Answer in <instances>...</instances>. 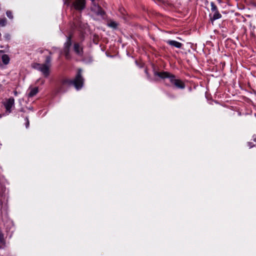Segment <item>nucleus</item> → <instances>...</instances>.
Segmentation results:
<instances>
[{"label":"nucleus","instance_id":"nucleus-4","mask_svg":"<svg viewBox=\"0 0 256 256\" xmlns=\"http://www.w3.org/2000/svg\"><path fill=\"white\" fill-rule=\"evenodd\" d=\"M71 45V37L69 36L67 38L66 42L64 44V47L63 49L65 57L68 60L70 58V49Z\"/></svg>","mask_w":256,"mask_h":256},{"label":"nucleus","instance_id":"nucleus-13","mask_svg":"<svg viewBox=\"0 0 256 256\" xmlns=\"http://www.w3.org/2000/svg\"><path fill=\"white\" fill-rule=\"evenodd\" d=\"M2 61L4 64H8L9 61H10V58L7 54H4L2 56Z\"/></svg>","mask_w":256,"mask_h":256},{"label":"nucleus","instance_id":"nucleus-2","mask_svg":"<svg viewBox=\"0 0 256 256\" xmlns=\"http://www.w3.org/2000/svg\"><path fill=\"white\" fill-rule=\"evenodd\" d=\"M51 59L50 56H47L44 64L34 63L32 64V66L34 68L41 72L45 77H47L50 74V68L51 66Z\"/></svg>","mask_w":256,"mask_h":256},{"label":"nucleus","instance_id":"nucleus-16","mask_svg":"<svg viewBox=\"0 0 256 256\" xmlns=\"http://www.w3.org/2000/svg\"><path fill=\"white\" fill-rule=\"evenodd\" d=\"M6 14L9 18H10V19L13 18V15H12V11H10V10L6 11Z\"/></svg>","mask_w":256,"mask_h":256},{"label":"nucleus","instance_id":"nucleus-15","mask_svg":"<svg viewBox=\"0 0 256 256\" xmlns=\"http://www.w3.org/2000/svg\"><path fill=\"white\" fill-rule=\"evenodd\" d=\"M210 5H211V10L212 12H214L215 11L218 10L216 6L214 4L213 2H212L210 3Z\"/></svg>","mask_w":256,"mask_h":256},{"label":"nucleus","instance_id":"nucleus-19","mask_svg":"<svg viewBox=\"0 0 256 256\" xmlns=\"http://www.w3.org/2000/svg\"><path fill=\"white\" fill-rule=\"evenodd\" d=\"M16 94H17V92H14V94H15V95H16Z\"/></svg>","mask_w":256,"mask_h":256},{"label":"nucleus","instance_id":"nucleus-18","mask_svg":"<svg viewBox=\"0 0 256 256\" xmlns=\"http://www.w3.org/2000/svg\"><path fill=\"white\" fill-rule=\"evenodd\" d=\"M2 202L1 200H0V206H2Z\"/></svg>","mask_w":256,"mask_h":256},{"label":"nucleus","instance_id":"nucleus-10","mask_svg":"<svg viewBox=\"0 0 256 256\" xmlns=\"http://www.w3.org/2000/svg\"><path fill=\"white\" fill-rule=\"evenodd\" d=\"M30 92L28 94V97H32L35 96L38 92V88H30Z\"/></svg>","mask_w":256,"mask_h":256},{"label":"nucleus","instance_id":"nucleus-6","mask_svg":"<svg viewBox=\"0 0 256 256\" xmlns=\"http://www.w3.org/2000/svg\"><path fill=\"white\" fill-rule=\"evenodd\" d=\"M14 99L13 98H10L6 100L4 103L5 108L8 112H11V108L14 106Z\"/></svg>","mask_w":256,"mask_h":256},{"label":"nucleus","instance_id":"nucleus-3","mask_svg":"<svg viewBox=\"0 0 256 256\" xmlns=\"http://www.w3.org/2000/svg\"><path fill=\"white\" fill-rule=\"evenodd\" d=\"M82 70H78V72L74 80H67L66 82L68 84H72L74 85L76 88L78 90L80 89L84 84V78H82L81 74Z\"/></svg>","mask_w":256,"mask_h":256},{"label":"nucleus","instance_id":"nucleus-7","mask_svg":"<svg viewBox=\"0 0 256 256\" xmlns=\"http://www.w3.org/2000/svg\"><path fill=\"white\" fill-rule=\"evenodd\" d=\"M93 6L91 8V10L96 12L97 14H104V12L102 10L100 7L96 5V3L94 2H92Z\"/></svg>","mask_w":256,"mask_h":256},{"label":"nucleus","instance_id":"nucleus-1","mask_svg":"<svg viewBox=\"0 0 256 256\" xmlns=\"http://www.w3.org/2000/svg\"><path fill=\"white\" fill-rule=\"evenodd\" d=\"M156 74L162 78H168L172 84L178 88L184 89L185 88V84L180 79H176L174 75L170 72H157Z\"/></svg>","mask_w":256,"mask_h":256},{"label":"nucleus","instance_id":"nucleus-9","mask_svg":"<svg viewBox=\"0 0 256 256\" xmlns=\"http://www.w3.org/2000/svg\"><path fill=\"white\" fill-rule=\"evenodd\" d=\"M166 42L168 44H170L172 46H174L176 48H180L182 45V43L176 41H175V40H169L166 41Z\"/></svg>","mask_w":256,"mask_h":256},{"label":"nucleus","instance_id":"nucleus-8","mask_svg":"<svg viewBox=\"0 0 256 256\" xmlns=\"http://www.w3.org/2000/svg\"><path fill=\"white\" fill-rule=\"evenodd\" d=\"M74 50L75 52L78 56H82L83 54L82 47L78 43H75L74 45Z\"/></svg>","mask_w":256,"mask_h":256},{"label":"nucleus","instance_id":"nucleus-17","mask_svg":"<svg viewBox=\"0 0 256 256\" xmlns=\"http://www.w3.org/2000/svg\"><path fill=\"white\" fill-rule=\"evenodd\" d=\"M26 128H28V126H29V124H30V122H29V120H28V118H26Z\"/></svg>","mask_w":256,"mask_h":256},{"label":"nucleus","instance_id":"nucleus-11","mask_svg":"<svg viewBox=\"0 0 256 256\" xmlns=\"http://www.w3.org/2000/svg\"><path fill=\"white\" fill-rule=\"evenodd\" d=\"M221 17V14L219 13V12L218 10H216L214 12L213 16L211 18V20L213 21L217 19L220 18Z\"/></svg>","mask_w":256,"mask_h":256},{"label":"nucleus","instance_id":"nucleus-5","mask_svg":"<svg viewBox=\"0 0 256 256\" xmlns=\"http://www.w3.org/2000/svg\"><path fill=\"white\" fill-rule=\"evenodd\" d=\"M86 4V0H75L72 3V6L75 10L82 11L85 8Z\"/></svg>","mask_w":256,"mask_h":256},{"label":"nucleus","instance_id":"nucleus-12","mask_svg":"<svg viewBox=\"0 0 256 256\" xmlns=\"http://www.w3.org/2000/svg\"><path fill=\"white\" fill-rule=\"evenodd\" d=\"M108 26L114 29H116L118 27V24L114 21L110 20L108 22Z\"/></svg>","mask_w":256,"mask_h":256},{"label":"nucleus","instance_id":"nucleus-14","mask_svg":"<svg viewBox=\"0 0 256 256\" xmlns=\"http://www.w3.org/2000/svg\"><path fill=\"white\" fill-rule=\"evenodd\" d=\"M7 20L6 18H0V27H4L6 26Z\"/></svg>","mask_w":256,"mask_h":256}]
</instances>
